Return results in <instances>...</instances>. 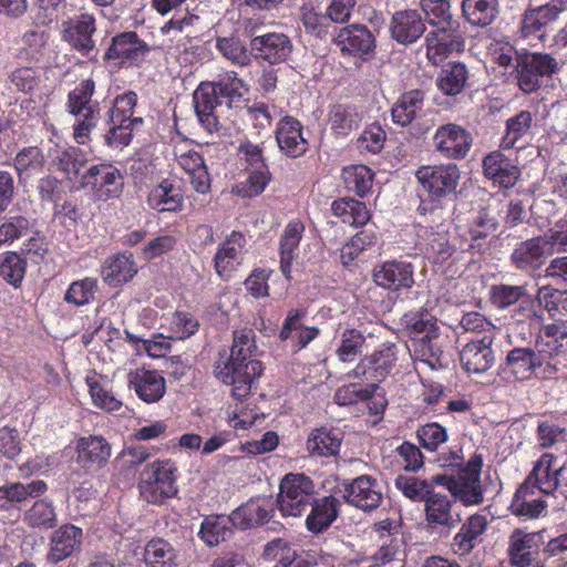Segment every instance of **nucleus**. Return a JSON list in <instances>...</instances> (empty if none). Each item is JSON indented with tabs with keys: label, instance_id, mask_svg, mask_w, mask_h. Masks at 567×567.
<instances>
[{
	"label": "nucleus",
	"instance_id": "1",
	"mask_svg": "<svg viewBox=\"0 0 567 567\" xmlns=\"http://www.w3.org/2000/svg\"><path fill=\"white\" fill-rule=\"evenodd\" d=\"M567 331L550 323L542 327L534 347H514L505 358L504 371L516 381L550 380L566 367Z\"/></svg>",
	"mask_w": 567,
	"mask_h": 567
},
{
	"label": "nucleus",
	"instance_id": "2",
	"mask_svg": "<svg viewBox=\"0 0 567 567\" xmlns=\"http://www.w3.org/2000/svg\"><path fill=\"white\" fill-rule=\"evenodd\" d=\"M257 346L251 330L236 331L229 358L216 367V377L231 386L236 400L246 399L262 373V363L255 359Z\"/></svg>",
	"mask_w": 567,
	"mask_h": 567
},
{
	"label": "nucleus",
	"instance_id": "3",
	"mask_svg": "<svg viewBox=\"0 0 567 567\" xmlns=\"http://www.w3.org/2000/svg\"><path fill=\"white\" fill-rule=\"evenodd\" d=\"M137 93L126 91L117 94L111 103L105 116L107 130L103 134L104 144L113 150H123L133 140L134 131L144 124L141 116H134L137 105Z\"/></svg>",
	"mask_w": 567,
	"mask_h": 567
},
{
	"label": "nucleus",
	"instance_id": "4",
	"mask_svg": "<svg viewBox=\"0 0 567 567\" xmlns=\"http://www.w3.org/2000/svg\"><path fill=\"white\" fill-rule=\"evenodd\" d=\"M415 177L421 185L419 209L426 212L455 197L461 172L454 163L425 165L417 168Z\"/></svg>",
	"mask_w": 567,
	"mask_h": 567
},
{
	"label": "nucleus",
	"instance_id": "5",
	"mask_svg": "<svg viewBox=\"0 0 567 567\" xmlns=\"http://www.w3.org/2000/svg\"><path fill=\"white\" fill-rule=\"evenodd\" d=\"M95 82L82 80L68 93L65 110L75 117L73 135L79 144H85L90 133L95 128L100 117V103L93 100Z\"/></svg>",
	"mask_w": 567,
	"mask_h": 567
},
{
	"label": "nucleus",
	"instance_id": "6",
	"mask_svg": "<svg viewBox=\"0 0 567 567\" xmlns=\"http://www.w3.org/2000/svg\"><path fill=\"white\" fill-rule=\"evenodd\" d=\"M178 468L172 460H157L145 466L140 474L141 496L151 504H163L176 496Z\"/></svg>",
	"mask_w": 567,
	"mask_h": 567
},
{
	"label": "nucleus",
	"instance_id": "7",
	"mask_svg": "<svg viewBox=\"0 0 567 567\" xmlns=\"http://www.w3.org/2000/svg\"><path fill=\"white\" fill-rule=\"evenodd\" d=\"M483 458L474 454L460 470L457 476L435 475L433 482L445 486L453 499L465 506L480 505L484 502V489L481 482Z\"/></svg>",
	"mask_w": 567,
	"mask_h": 567
},
{
	"label": "nucleus",
	"instance_id": "8",
	"mask_svg": "<svg viewBox=\"0 0 567 567\" xmlns=\"http://www.w3.org/2000/svg\"><path fill=\"white\" fill-rule=\"evenodd\" d=\"M559 70V62L549 53L526 50L515 52V78L524 93L537 91L544 78H549Z\"/></svg>",
	"mask_w": 567,
	"mask_h": 567
},
{
	"label": "nucleus",
	"instance_id": "9",
	"mask_svg": "<svg viewBox=\"0 0 567 567\" xmlns=\"http://www.w3.org/2000/svg\"><path fill=\"white\" fill-rule=\"evenodd\" d=\"M315 497V484L305 474L289 473L280 482L277 497L278 509L282 516H301Z\"/></svg>",
	"mask_w": 567,
	"mask_h": 567
},
{
	"label": "nucleus",
	"instance_id": "10",
	"mask_svg": "<svg viewBox=\"0 0 567 567\" xmlns=\"http://www.w3.org/2000/svg\"><path fill=\"white\" fill-rule=\"evenodd\" d=\"M396 360V346L392 342H385L371 354L363 357L347 377L380 384L389 377L395 367Z\"/></svg>",
	"mask_w": 567,
	"mask_h": 567
},
{
	"label": "nucleus",
	"instance_id": "11",
	"mask_svg": "<svg viewBox=\"0 0 567 567\" xmlns=\"http://www.w3.org/2000/svg\"><path fill=\"white\" fill-rule=\"evenodd\" d=\"M566 9L567 0H548L545 4L528 7L519 23L520 37L544 42L547 28L556 22Z\"/></svg>",
	"mask_w": 567,
	"mask_h": 567
},
{
	"label": "nucleus",
	"instance_id": "12",
	"mask_svg": "<svg viewBox=\"0 0 567 567\" xmlns=\"http://www.w3.org/2000/svg\"><path fill=\"white\" fill-rule=\"evenodd\" d=\"M556 455L544 453L534 463L530 474L546 496L563 498L567 502V462L560 466H556Z\"/></svg>",
	"mask_w": 567,
	"mask_h": 567
},
{
	"label": "nucleus",
	"instance_id": "13",
	"mask_svg": "<svg viewBox=\"0 0 567 567\" xmlns=\"http://www.w3.org/2000/svg\"><path fill=\"white\" fill-rule=\"evenodd\" d=\"M425 37L426 58L437 65L453 53L463 52L465 39L460 30V22L433 27Z\"/></svg>",
	"mask_w": 567,
	"mask_h": 567
},
{
	"label": "nucleus",
	"instance_id": "14",
	"mask_svg": "<svg viewBox=\"0 0 567 567\" xmlns=\"http://www.w3.org/2000/svg\"><path fill=\"white\" fill-rule=\"evenodd\" d=\"M238 152L246 163L248 173L245 194L249 197L257 196L265 190L271 179V173L265 158L264 143L241 142Z\"/></svg>",
	"mask_w": 567,
	"mask_h": 567
},
{
	"label": "nucleus",
	"instance_id": "15",
	"mask_svg": "<svg viewBox=\"0 0 567 567\" xmlns=\"http://www.w3.org/2000/svg\"><path fill=\"white\" fill-rule=\"evenodd\" d=\"M83 188H90L99 200L116 198L123 190V175L110 163L91 165L81 176Z\"/></svg>",
	"mask_w": 567,
	"mask_h": 567
},
{
	"label": "nucleus",
	"instance_id": "16",
	"mask_svg": "<svg viewBox=\"0 0 567 567\" xmlns=\"http://www.w3.org/2000/svg\"><path fill=\"white\" fill-rule=\"evenodd\" d=\"M545 496L529 473L514 493L508 509L514 516L524 522L545 517L548 514V504L544 498Z\"/></svg>",
	"mask_w": 567,
	"mask_h": 567
},
{
	"label": "nucleus",
	"instance_id": "17",
	"mask_svg": "<svg viewBox=\"0 0 567 567\" xmlns=\"http://www.w3.org/2000/svg\"><path fill=\"white\" fill-rule=\"evenodd\" d=\"M252 59L270 65L285 63L293 51L291 39L284 32H266L250 38Z\"/></svg>",
	"mask_w": 567,
	"mask_h": 567
},
{
	"label": "nucleus",
	"instance_id": "18",
	"mask_svg": "<svg viewBox=\"0 0 567 567\" xmlns=\"http://www.w3.org/2000/svg\"><path fill=\"white\" fill-rule=\"evenodd\" d=\"M342 497L349 505L364 513L375 511L383 501L378 481L370 475L344 481Z\"/></svg>",
	"mask_w": 567,
	"mask_h": 567
},
{
	"label": "nucleus",
	"instance_id": "19",
	"mask_svg": "<svg viewBox=\"0 0 567 567\" xmlns=\"http://www.w3.org/2000/svg\"><path fill=\"white\" fill-rule=\"evenodd\" d=\"M472 134L454 123L439 126L433 136L434 150L447 159L465 158L472 147Z\"/></svg>",
	"mask_w": 567,
	"mask_h": 567
},
{
	"label": "nucleus",
	"instance_id": "20",
	"mask_svg": "<svg viewBox=\"0 0 567 567\" xmlns=\"http://www.w3.org/2000/svg\"><path fill=\"white\" fill-rule=\"evenodd\" d=\"M196 116L208 133H217L223 125L219 121L225 103L209 82H202L193 94Z\"/></svg>",
	"mask_w": 567,
	"mask_h": 567
},
{
	"label": "nucleus",
	"instance_id": "21",
	"mask_svg": "<svg viewBox=\"0 0 567 567\" xmlns=\"http://www.w3.org/2000/svg\"><path fill=\"white\" fill-rule=\"evenodd\" d=\"M333 42L343 54L367 60L374 52L375 38L371 30L359 23L349 24L338 31Z\"/></svg>",
	"mask_w": 567,
	"mask_h": 567
},
{
	"label": "nucleus",
	"instance_id": "22",
	"mask_svg": "<svg viewBox=\"0 0 567 567\" xmlns=\"http://www.w3.org/2000/svg\"><path fill=\"white\" fill-rule=\"evenodd\" d=\"M150 52L147 43L134 31H126L112 38L104 54V61H115L118 65H135Z\"/></svg>",
	"mask_w": 567,
	"mask_h": 567
},
{
	"label": "nucleus",
	"instance_id": "23",
	"mask_svg": "<svg viewBox=\"0 0 567 567\" xmlns=\"http://www.w3.org/2000/svg\"><path fill=\"white\" fill-rule=\"evenodd\" d=\"M306 315L305 308L289 310L280 329L279 339L290 347L292 353L307 348L320 334L319 328L303 324Z\"/></svg>",
	"mask_w": 567,
	"mask_h": 567
},
{
	"label": "nucleus",
	"instance_id": "24",
	"mask_svg": "<svg viewBox=\"0 0 567 567\" xmlns=\"http://www.w3.org/2000/svg\"><path fill=\"white\" fill-rule=\"evenodd\" d=\"M543 544L539 532L516 528L508 537L507 557L513 567H532Z\"/></svg>",
	"mask_w": 567,
	"mask_h": 567
},
{
	"label": "nucleus",
	"instance_id": "25",
	"mask_svg": "<svg viewBox=\"0 0 567 567\" xmlns=\"http://www.w3.org/2000/svg\"><path fill=\"white\" fill-rule=\"evenodd\" d=\"M551 254L547 237L537 236L518 243L511 255V262L516 269L533 274L542 268Z\"/></svg>",
	"mask_w": 567,
	"mask_h": 567
},
{
	"label": "nucleus",
	"instance_id": "26",
	"mask_svg": "<svg viewBox=\"0 0 567 567\" xmlns=\"http://www.w3.org/2000/svg\"><path fill=\"white\" fill-rule=\"evenodd\" d=\"M95 30L94 16L84 12L62 22V39L82 55L89 56L95 49L92 39Z\"/></svg>",
	"mask_w": 567,
	"mask_h": 567
},
{
	"label": "nucleus",
	"instance_id": "27",
	"mask_svg": "<svg viewBox=\"0 0 567 567\" xmlns=\"http://www.w3.org/2000/svg\"><path fill=\"white\" fill-rule=\"evenodd\" d=\"M494 334L480 337L465 343L460 351V362L467 373L481 374L489 370L495 362L493 351Z\"/></svg>",
	"mask_w": 567,
	"mask_h": 567
},
{
	"label": "nucleus",
	"instance_id": "28",
	"mask_svg": "<svg viewBox=\"0 0 567 567\" xmlns=\"http://www.w3.org/2000/svg\"><path fill=\"white\" fill-rule=\"evenodd\" d=\"M174 155L178 166L189 176L194 190L199 194L209 193L210 176L202 154L183 143L175 146Z\"/></svg>",
	"mask_w": 567,
	"mask_h": 567
},
{
	"label": "nucleus",
	"instance_id": "29",
	"mask_svg": "<svg viewBox=\"0 0 567 567\" xmlns=\"http://www.w3.org/2000/svg\"><path fill=\"white\" fill-rule=\"evenodd\" d=\"M374 282L391 291L408 290L414 285V267L404 260H389L374 267Z\"/></svg>",
	"mask_w": 567,
	"mask_h": 567
},
{
	"label": "nucleus",
	"instance_id": "30",
	"mask_svg": "<svg viewBox=\"0 0 567 567\" xmlns=\"http://www.w3.org/2000/svg\"><path fill=\"white\" fill-rule=\"evenodd\" d=\"M275 136L279 151L287 157L298 158L309 148L303 125L293 116L286 115L278 121Z\"/></svg>",
	"mask_w": 567,
	"mask_h": 567
},
{
	"label": "nucleus",
	"instance_id": "31",
	"mask_svg": "<svg viewBox=\"0 0 567 567\" xmlns=\"http://www.w3.org/2000/svg\"><path fill=\"white\" fill-rule=\"evenodd\" d=\"M246 238L240 231H231L218 246L214 257V266L217 275L229 278L244 260Z\"/></svg>",
	"mask_w": 567,
	"mask_h": 567
},
{
	"label": "nucleus",
	"instance_id": "32",
	"mask_svg": "<svg viewBox=\"0 0 567 567\" xmlns=\"http://www.w3.org/2000/svg\"><path fill=\"white\" fill-rule=\"evenodd\" d=\"M275 513V502L271 497H252L231 512L234 526L239 529H249L268 523Z\"/></svg>",
	"mask_w": 567,
	"mask_h": 567
},
{
	"label": "nucleus",
	"instance_id": "33",
	"mask_svg": "<svg viewBox=\"0 0 567 567\" xmlns=\"http://www.w3.org/2000/svg\"><path fill=\"white\" fill-rule=\"evenodd\" d=\"M82 528L73 524H64L55 529L50 537V549L47 560L56 565L81 550Z\"/></svg>",
	"mask_w": 567,
	"mask_h": 567
},
{
	"label": "nucleus",
	"instance_id": "34",
	"mask_svg": "<svg viewBox=\"0 0 567 567\" xmlns=\"http://www.w3.org/2000/svg\"><path fill=\"white\" fill-rule=\"evenodd\" d=\"M390 34L393 40L403 45L416 42L425 32L426 27L417 10L396 11L390 21Z\"/></svg>",
	"mask_w": 567,
	"mask_h": 567
},
{
	"label": "nucleus",
	"instance_id": "35",
	"mask_svg": "<svg viewBox=\"0 0 567 567\" xmlns=\"http://www.w3.org/2000/svg\"><path fill=\"white\" fill-rule=\"evenodd\" d=\"M76 461L86 471L94 472L107 464L111 445L101 435L83 436L78 440Z\"/></svg>",
	"mask_w": 567,
	"mask_h": 567
},
{
	"label": "nucleus",
	"instance_id": "36",
	"mask_svg": "<svg viewBox=\"0 0 567 567\" xmlns=\"http://www.w3.org/2000/svg\"><path fill=\"white\" fill-rule=\"evenodd\" d=\"M483 171L486 178L503 188L513 187L520 176L518 166L501 151L491 152L483 158Z\"/></svg>",
	"mask_w": 567,
	"mask_h": 567
},
{
	"label": "nucleus",
	"instance_id": "37",
	"mask_svg": "<svg viewBox=\"0 0 567 567\" xmlns=\"http://www.w3.org/2000/svg\"><path fill=\"white\" fill-rule=\"evenodd\" d=\"M128 384L146 403L159 401L166 392V381L156 370L136 369L128 374Z\"/></svg>",
	"mask_w": 567,
	"mask_h": 567
},
{
	"label": "nucleus",
	"instance_id": "38",
	"mask_svg": "<svg viewBox=\"0 0 567 567\" xmlns=\"http://www.w3.org/2000/svg\"><path fill=\"white\" fill-rule=\"evenodd\" d=\"M488 520L485 515L473 514L461 526L454 535L452 549L458 556H466L482 542L486 532Z\"/></svg>",
	"mask_w": 567,
	"mask_h": 567
},
{
	"label": "nucleus",
	"instance_id": "39",
	"mask_svg": "<svg viewBox=\"0 0 567 567\" xmlns=\"http://www.w3.org/2000/svg\"><path fill=\"white\" fill-rule=\"evenodd\" d=\"M48 491V485L42 480L28 483L7 482L0 486V509L10 511L20 503L40 497Z\"/></svg>",
	"mask_w": 567,
	"mask_h": 567
},
{
	"label": "nucleus",
	"instance_id": "40",
	"mask_svg": "<svg viewBox=\"0 0 567 567\" xmlns=\"http://www.w3.org/2000/svg\"><path fill=\"white\" fill-rule=\"evenodd\" d=\"M143 561L146 567H181V550L162 537L151 538L144 546Z\"/></svg>",
	"mask_w": 567,
	"mask_h": 567
},
{
	"label": "nucleus",
	"instance_id": "41",
	"mask_svg": "<svg viewBox=\"0 0 567 567\" xmlns=\"http://www.w3.org/2000/svg\"><path fill=\"white\" fill-rule=\"evenodd\" d=\"M310 513L306 518V527L313 534L327 530L337 519L340 509V501L334 496L313 497Z\"/></svg>",
	"mask_w": 567,
	"mask_h": 567
},
{
	"label": "nucleus",
	"instance_id": "42",
	"mask_svg": "<svg viewBox=\"0 0 567 567\" xmlns=\"http://www.w3.org/2000/svg\"><path fill=\"white\" fill-rule=\"evenodd\" d=\"M453 503L451 495L433 491L424 503L426 522L447 528L456 526L461 522V515L453 512Z\"/></svg>",
	"mask_w": 567,
	"mask_h": 567
},
{
	"label": "nucleus",
	"instance_id": "43",
	"mask_svg": "<svg viewBox=\"0 0 567 567\" xmlns=\"http://www.w3.org/2000/svg\"><path fill=\"white\" fill-rule=\"evenodd\" d=\"M400 324L414 342L424 338L440 337L437 319L425 308L405 312L400 320Z\"/></svg>",
	"mask_w": 567,
	"mask_h": 567
},
{
	"label": "nucleus",
	"instance_id": "44",
	"mask_svg": "<svg viewBox=\"0 0 567 567\" xmlns=\"http://www.w3.org/2000/svg\"><path fill=\"white\" fill-rule=\"evenodd\" d=\"M534 115L529 111H520L509 117L505 124V134L501 140L502 150H522L532 134Z\"/></svg>",
	"mask_w": 567,
	"mask_h": 567
},
{
	"label": "nucleus",
	"instance_id": "45",
	"mask_svg": "<svg viewBox=\"0 0 567 567\" xmlns=\"http://www.w3.org/2000/svg\"><path fill=\"white\" fill-rule=\"evenodd\" d=\"M215 49L234 66L247 68L252 63L250 44L247 47L237 33L216 35Z\"/></svg>",
	"mask_w": 567,
	"mask_h": 567
},
{
	"label": "nucleus",
	"instance_id": "46",
	"mask_svg": "<svg viewBox=\"0 0 567 567\" xmlns=\"http://www.w3.org/2000/svg\"><path fill=\"white\" fill-rule=\"evenodd\" d=\"M423 249L426 257L435 265H443L451 259L457 249L450 240L449 231L444 228L425 230Z\"/></svg>",
	"mask_w": 567,
	"mask_h": 567
},
{
	"label": "nucleus",
	"instance_id": "47",
	"mask_svg": "<svg viewBox=\"0 0 567 567\" xmlns=\"http://www.w3.org/2000/svg\"><path fill=\"white\" fill-rule=\"evenodd\" d=\"M137 272L132 255L116 254L105 259L101 275L103 280L113 287L131 280Z\"/></svg>",
	"mask_w": 567,
	"mask_h": 567
},
{
	"label": "nucleus",
	"instance_id": "48",
	"mask_svg": "<svg viewBox=\"0 0 567 567\" xmlns=\"http://www.w3.org/2000/svg\"><path fill=\"white\" fill-rule=\"evenodd\" d=\"M303 231V224L295 219L288 223L280 237V270L286 279L291 278L292 261L296 257V250L299 247Z\"/></svg>",
	"mask_w": 567,
	"mask_h": 567
},
{
	"label": "nucleus",
	"instance_id": "49",
	"mask_svg": "<svg viewBox=\"0 0 567 567\" xmlns=\"http://www.w3.org/2000/svg\"><path fill=\"white\" fill-rule=\"evenodd\" d=\"M341 433L336 429L319 427L311 431L306 447L311 456L329 457L339 453Z\"/></svg>",
	"mask_w": 567,
	"mask_h": 567
},
{
	"label": "nucleus",
	"instance_id": "50",
	"mask_svg": "<svg viewBox=\"0 0 567 567\" xmlns=\"http://www.w3.org/2000/svg\"><path fill=\"white\" fill-rule=\"evenodd\" d=\"M498 13V0H462V14L472 27L486 28Z\"/></svg>",
	"mask_w": 567,
	"mask_h": 567
},
{
	"label": "nucleus",
	"instance_id": "51",
	"mask_svg": "<svg viewBox=\"0 0 567 567\" xmlns=\"http://www.w3.org/2000/svg\"><path fill=\"white\" fill-rule=\"evenodd\" d=\"M233 527L231 515H208L203 519L197 535L205 545L215 547L230 537Z\"/></svg>",
	"mask_w": 567,
	"mask_h": 567
},
{
	"label": "nucleus",
	"instance_id": "52",
	"mask_svg": "<svg viewBox=\"0 0 567 567\" xmlns=\"http://www.w3.org/2000/svg\"><path fill=\"white\" fill-rule=\"evenodd\" d=\"M468 80V70L462 62H449L436 78L437 89L445 95L455 96L463 92Z\"/></svg>",
	"mask_w": 567,
	"mask_h": 567
},
{
	"label": "nucleus",
	"instance_id": "53",
	"mask_svg": "<svg viewBox=\"0 0 567 567\" xmlns=\"http://www.w3.org/2000/svg\"><path fill=\"white\" fill-rule=\"evenodd\" d=\"M424 105V92L411 90L401 94L391 109L392 120L395 124L406 126L422 111Z\"/></svg>",
	"mask_w": 567,
	"mask_h": 567
},
{
	"label": "nucleus",
	"instance_id": "54",
	"mask_svg": "<svg viewBox=\"0 0 567 567\" xmlns=\"http://www.w3.org/2000/svg\"><path fill=\"white\" fill-rule=\"evenodd\" d=\"M48 156L51 164L68 177L76 176L86 162L84 153L75 146L55 145L49 150Z\"/></svg>",
	"mask_w": 567,
	"mask_h": 567
},
{
	"label": "nucleus",
	"instance_id": "55",
	"mask_svg": "<svg viewBox=\"0 0 567 567\" xmlns=\"http://www.w3.org/2000/svg\"><path fill=\"white\" fill-rule=\"evenodd\" d=\"M147 203L158 212H177L183 206V195L172 181L164 179L150 192Z\"/></svg>",
	"mask_w": 567,
	"mask_h": 567
},
{
	"label": "nucleus",
	"instance_id": "56",
	"mask_svg": "<svg viewBox=\"0 0 567 567\" xmlns=\"http://www.w3.org/2000/svg\"><path fill=\"white\" fill-rule=\"evenodd\" d=\"M216 89V94L225 103L226 109H231L247 93L248 87L235 71L220 73L215 81L209 82Z\"/></svg>",
	"mask_w": 567,
	"mask_h": 567
},
{
	"label": "nucleus",
	"instance_id": "57",
	"mask_svg": "<svg viewBox=\"0 0 567 567\" xmlns=\"http://www.w3.org/2000/svg\"><path fill=\"white\" fill-rule=\"evenodd\" d=\"M331 210L342 223L353 227L363 226L370 219V212L367 205L351 197L333 200Z\"/></svg>",
	"mask_w": 567,
	"mask_h": 567
},
{
	"label": "nucleus",
	"instance_id": "58",
	"mask_svg": "<svg viewBox=\"0 0 567 567\" xmlns=\"http://www.w3.org/2000/svg\"><path fill=\"white\" fill-rule=\"evenodd\" d=\"M13 164L20 181H27L42 173L45 158L39 147L27 146L17 153Z\"/></svg>",
	"mask_w": 567,
	"mask_h": 567
},
{
	"label": "nucleus",
	"instance_id": "59",
	"mask_svg": "<svg viewBox=\"0 0 567 567\" xmlns=\"http://www.w3.org/2000/svg\"><path fill=\"white\" fill-rule=\"evenodd\" d=\"M361 116L355 106L334 104L329 111V124L337 135L346 136L359 127Z\"/></svg>",
	"mask_w": 567,
	"mask_h": 567
},
{
	"label": "nucleus",
	"instance_id": "60",
	"mask_svg": "<svg viewBox=\"0 0 567 567\" xmlns=\"http://www.w3.org/2000/svg\"><path fill=\"white\" fill-rule=\"evenodd\" d=\"M342 178L349 192L363 197L373 185L374 173L365 165H352L343 168Z\"/></svg>",
	"mask_w": 567,
	"mask_h": 567
},
{
	"label": "nucleus",
	"instance_id": "61",
	"mask_svg": "<svg viewBox=\"0 0 567 567\" xmlns=\"http://www.w3.org/2000/svg\"><path fill=\"white\" fill-rule=\"evenodd\" d=\"M89 392L95 406L107 412H114L121 409L122 401L112 392L106 380H100L95 377L86 378Z\"/></svg>",
	"mask_w": 567,
	"mask_h": 567
},
{
	"label": "nucleus",
	"instance_id": "62",
	"mask_svg": "<svg viewBox=\"0 0 567 567\" xmlns=\"http://www.w3.org/2000/svg\"><path fill=\"white\" fill-rule=\"evenodd\" d=\"M99 289L97 279L85 277L70 284L64 293V301L75 307L92 303Z\"/></svg>",
	"mask_w": 567,
	"mask_h": 567
},
{
	"label": "nucleus",
	"instance_id": "63",
	"mask_svg": "<svg viewBox=\"0 0 567 567\" xmlns=\"http://www.w3.org/2000/svg\"><path fill=\"white\" fill-rule=\"evenodd\" d=\"M433 478L431 482L415 476L399 475L395 481V487L410 501L415 503L424 502L433 492Z\"/></svg>",
	"mask_w": 567,
	"mask_h": 567
},
{
	"label": "nucleus",
	"instance_id": "64",
	"mask_svg": "<svg viewBox=\"0 0 567 567\" xmlns=\"http://www.w3.org/2000/svg\"><path fill=\"white\" fill-rule=\"evenodd\" d=\"M537 302L551 318L567 315V290L551 287H540L537 291Z\"/></svg>",
	"mask_w": 567,
	"mask_h": 567
}]
</instances>
